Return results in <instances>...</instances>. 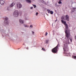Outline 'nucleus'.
Listing matches in <instances>:
<instances>
[{
  "mask_svg": "<svg viewBox=\"0 0 76 76\" xmlns=\"http://www.w3.org/2000/svg\"><path fill=\"white\" fill-rule=\"evenodd\" d=\"M65 39L66 40L65 42V43L64 44V48H63V49L64 50V51H69V48L67 45V44H69L70 43L69 42V40L70 39V42H72V39H70L69 38L68 40L67 39V38L65 37Z\"/></svg>",
  "mask_w": 76,
  "mask_h": 76,
  "instance_id": "f257e3e1",
  "label": "nucleus"
},
{
  "mask_svg": "<svg viewBox=\"0 0 76 76\" xmlns=\"http://www.w3.org/2000/svg\"><path fill=\"white\" fill-rule=\"evenodd\" d=\"M65 26L66 28L65 30V33L66 34V37L67 38V40L69 39V38H70V32H67V28H69L68 25L67 24H65Z\"/></svg>",
  "mask_w": 76,
  "mask_h": 76,
  "instance_id": "f03ea898",
  "label": "nucleus"
},
{
  "mask_svg": "<svg viewBox=\"0 0 76 76\" xmlns=\"http://www.w3.org/2000/svg\"><path fill=\"white\" fill-rule=\"evenodd\" d=\"M60 46V45L59 44H58L57 46L56 47H55L54 48H53L52 50V51L53 53H57V51H58V50H57L58 48Z\"/></svg>",
  "mask_w": 76,
  "mask_h": 76,
  "instance_id": "7ed1b4c3",
  "label": "nucleus"
},
{
  "mask_svg": "<svg viewBox=\"0 0 76 76\" xmlns=\"http://www.w3.org/2000/svg\"><path fill=\"white\" fill-rule=\"evenodd\" d=\"M61 19L62 20H64L65 21L67 20V21H69V15H65V16H62L61 18Z\"/></svg>",
  "mask_w": 76,
  "mask_h": 76,
  "instance_id": "20e7f679",
  "label": "nucleus"
},
{
  "mask_svg": "<svg viewBox=\"0 0 76 76\" xmlns=\"http://www.w3.org/2000/svg\"><path fill=\"white\" fill-rule=\"evenodd\" d=\"M13 15L15 17H18L19 14L18 13V11L16 10L13 13Z\"/></svg>",
  "mask_w": 76,
  "mask_h": 76,
  "instance_id": "39448f33",
  "label": "nucleus"
},
{
  "mask_svg": "<svg viewBox=\"0 0 76 76\" xmlns=\"http://www.w3.org/2000/svg\"><path fill=\"white\" fill-rule=\"evenodd\" d=\"M17 7H19V8H20L22 7V5L20 3H19L17 4Z\"/></svg>",
  "mask_w": 76,
  "mask_h": 76,
  "instance_id": "423d86ee",
  "label": "nucleus"
},
{
  "mask_svg": "<svg viewBox=\"0 0 76 76\" xmlns=\"http://www.w3.org/2000/svg\"><path fill=\"white\" fill-rule=\"evenodd\" d=\"M61 22L64 24V25L67 24L66 23V21H63V20H61Z\"/></svg>",
  "mask_w": 76,
  "mask_h": 76,
  "instance_id": "0eeeda50",
  "label": "nucleus"
},
{
  "mask_svg": "<svg viewBox=\"0 0 76 76\" xmlns=\"http://www.w3.org/2000/svg\"><path fill=\"white\" fill-rule=\"evenodd\" d=\"M0 3L1 5H4V1L3 0H1L0 1Z\"/></svg>",
  "mask_w": 76,
  "mask_h": 76,
  "instance_id": "6e6552de",
  "label": "nucleus"
},
{
  "mask_svg": "<svg viewBox=\"0 0 76 76\" xmlns=\"http://www.w3.org/2000/svg\"><path fill=\"white\" fill-rule=\"evenodd\" d=\"M8 18L7 17L5 18V21H6V24H8Z\"/></svg>",
  "mask_w": 76,
  "mask_h": 76,
  "instance_id": "1a4fd4ad",
  "label": "nucleus"
},
{
  "mask_svg": "<svg viewBox=\"0 0 76 76\" xmlns=\"http://www.w3.org/2000/svg\"><path fill=\"white\" fill-rule=\"evenodd\" d=\"M75 10H76V8H72V12H74V11H75Z\"/></svg>",
  "mask_w": 76,
  "mask_h": 76,
  "instance_id": "9d476101",
  "label": "nucleus"
},
{
  "mask_svg": "<svg viewBox=\"0 0 76 76\" xmlns=\"http://www.w3.org/2000/svg\"><path fill=\"white\" fill-rule=\"evenodd\" d=\"M19 21L20 23L22 24H23L24 23V21H23L21 19H20Z\"/></svg>",
  "mask_w": 76,
  "mask_h": 76,
  "instance_id": "9b49d317",
  "label": "nucleus"
},
{
  "mask_svg": "<svg viewBox=\"0 0 76 76\" xmlns=\"http://www.w3.org/2000/svg\"><path fill=\"white\" fill-rule=\"evenodd\" d=\"M14 5H15V4L13 3H12V4L10 5V7H11L14 6Z\"/></svg>",
  "mask_w": 76,
  "mask_h": 76,
  "instance_id": "f8f14e48",
  "label": "nucleus"
},
{
  "mask_svg": "<svg viewBox=\"0 0 76 76\" xmlns=\"http://www.w3.org/2000/svg\"><path fill=\"white\" fill-rule=\"evenodd\" d=\"M72 58L74 59H75L76 60V56H72Z\"/></svg>",
  "mask_w": 76,
  "mask_h": 76,
  "instance_id": "ddd939ff",
  "label": "nucleus"
},
{
  "mask_svg": "<svg viewBox=\"0 0 76 76\" xmlns=\"http://www.w3.org/2000/svg\"><path fill=\"white\" fill-rule=\"evenodd\" d=\"M26 2L30 3L31 2V0H26Z\"/></svg>",
  "mask_w": 76,
  "mask_h": 76,
  "instance_id": "4468645a",
  "label": "nucleus"
},
{
  "mask_svg": "<svg viewBox=\"0 0 76 76\" xmlns=\"http://www.w3.org/2000/svg\"><path fill=\"white\" fill-rule=\"evenodd\" d=\"M24 26L25 27L28 28L29 27V26L27 25H24Z\"/></svg>",
  "mask_w": 76,
  "mask_h": 76,
  "instance_id": "2eb2a0df",
  "label": "nucleus"
},
{
  "mask_svg": "<svg viewBox=\"0 0 76 76\" xmlns=\"http://www.w3.org/2000/svg\"><path fill=\"white\" fill-rule=\"evenodd\" d=\"M47 11L48 13H50V12H51L50 10L49 9L47 10Z\"/></svg>",
  "mask_w": 76,
  "mask_h": 76,
  "instance_id": "dca6fc26",
  "label": "nucleus"
},
{
  "mask_svg": "<svg viewBox=\"0 0 76 76\" xmlns=\"http://www.w3.org/2000/svg\"><path fill=\"white\" fill-rule=\"evenodd\" d=\"M50 13L51 14V15H53V11H51V12H50Z\"/></svg>",
  "mask_w": 76,
  "mask_h": 76,
  "instance_id": "f3484780",
  "label": "nucleus"
},
{
  "mask_svg": "<svg viewBox=\"0 0 76 76\" xmlns=\"http://www.w3.org/2000/svg\"><path fill=\"white\" fill-rule=\"evenodd\" d=\"M61 0H60L59 1V2H58V3L59 4H61L62 3V2H61Z\"/></svg>",
  "mask_w": 76,
  "mask_h": 76,
  "instance_id": "a211bd4d",
  "label": "nucleus"
},
{
  "mask_svg": "<svg viewBox=\"0 0 76 76\" xmlns=\"http://www.w3.org/2000/svg\"><path fill=\"white\" fill-rule=\"evenodd\" d=\"M42 50H43L44 51H46V50H45V49H44L43 48H42Z\"/></svg>",
  "mask_w": 76,
  "mask_h": 76,
  "instance_id": "6ab92c4d",
  "label": "nucleus"
},
{
  "mask_svg": "<svg viewBox=\"0 0 76 76\" xmlns=\"http://www.w3.org/2000/svg\"><path fill=\"white\" fill-rule=\"evenodd\" d=\"M32 5H33L34 6V8H36V5H33V4Z\"/></svg>",
  "mask_w": 76,
  "mask_h": 76,
  "instance_id": "aec40b11",
  "label": "nucleus"
},
{
  "mask_svg": "<svg viewBox=\"0 0 76 76\" xmlns=\"http://www.w3.org/2000/svg\"><path fill=\"white\" fill-rule=\"evenodd\" d=\"M48 40H46V42H45V43H46V44H48Z\"/></svg>",
  "mask_w": 76,
  "mask_h": 76,
  "instance_id": "412c9836",
  "label": "nucleus"
},
{
  "mask_svg": "<svg viewBox=\"0 0 76 76\" xmlns=\"http://www.w3.org/2000/svg\"><path fill=\"white\" fill-rule=\"evenodd\" d=\"M47 34H48V33H47V32L45 33V36H46Z\"/></svg>",
  "mask_w": 76,
  "mask_h": 76,
  "instance_id": "4be33fe9",
  "label": "nucleus"
},
{
  "mask_svg": "<svg viewBox=\"0 0 76 76\" xmlns=\"http://www.w3.org/2000/svg\"><path fill=\"white\" fill-rule=\"evenodd\" d=\"M38 14H39V13L37 12L36 13V15L37 16L38 15Z\"/></svg>",
  "mask_w": 76,
  "mask_h": 76,
  "instance_id": "5701e85b",
  "label": "nucleus"
},
{
  "mask_svg": "<svg viewBox=\"0 0 76 76\" xmlns=\"http://www.w3.org/2000/svg\"><path fill=\"white\" fill-rule=\"evenodd\" d=\"M30 27H31V28H32L33 27V26L32 25H31V26H30Z\"/></svg>",
  "mask_w": 76,
  "mask_h": 76,
  "instance_id": "b1692460",
  "label": "nucleus"
},
{
  "mask_svg": "<svg viewBox=\"0 0 76 76\" xmlns=\"http://www.w3.org/2000/svg\"><path fill=\"white\" fill-rule=\"evenodd\" d=\"M32 33L33 34H34V32L33 31H32Z\"/></svg>",
  "mask_w": 76,
  "mask_h": 76,
  "instance_id": "393cba45",
  "label": "nucleus"
},
{
  "mask_svg": "<svg viewBox=\"0 0 76 76\" xmlns=\"http://www.w3.org/2000/svg\"><path fill=\"white\" fill-rule=\"evenodd\" d=\"M75 39L76 41V36H75Z\"/></svg>",
  "mask_w": 76,
  "mask_h": 76,
  "instance_id": "a878e982",
  "label": "nucleus"
},
{
  "mask_svg": "<svg viewBox=\"0 0 76 76\" xmlns=\"http://www.w3.org/2000/svg\"><path fill=\"white\" fill-rule=\"evenodd\" d=\"M32 8H33V7H31V9H32Z\"/></svg>",
  "mask_w": 76,
  "mask_h": 76,
  "instance_id": "bb28decb",
  "label": "nucleus"
},
{
  "mask_svg": "<svg viewBox=\"0 0 76 76\" xmlns=\"http://www.w3.org/2000/svg\"><path fill=\"white\" fill-rule=\"evenodd\" d=\"M25 20H27V19L25 18Z\"/></svg>",
  "mask_w": 76,
  "mask_h": 76,
  "instance_id": "cd10ccee",
  "label": "nucleus"
},
{
  "mask_svg": "<svg viewBox=\"0 0 76 76\" xmlns=\"http://www.w3.org/2000/svg\"><path fill=\"white\" fill-rule=\"evenodd\" d=\"M7 10H9L8 9V8Z\"/></svg>",
  "mask_w": 76,
  "mask_h": 76,
  "instance_id": "c85d7f7f",
  "label": "nucleus"
},
{
  "mask_svg": "<svg viewBox=\"0 0 76 76\" xmlns=\"http://www.w3.org/2000/svg\"><path fill=\"white\" fill-rule=\"evenodd\" d=\"M60 1H62V0H59Z\"/></svg>",
  "mask_w": 76,
  "mask_h": 76,
  "instance_id": "c756f323",
  "label": "nucleus"
}]
</instances>
